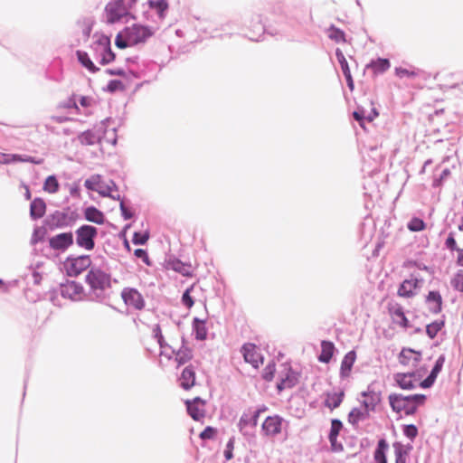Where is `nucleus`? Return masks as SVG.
Listing matches in <instances>:
<instances>
[{"label":"nucleus","mask_w":463,"mask_h":463,"mask_svg":"<svg viewBox=\"0 0 463 463\" xmlns=\"http://www.w3.org/2000/svg\"><path fill=\"white\" fill-rule=\"evenodd\" d=\"M124 30L125 36L132 46L144 43L153 35V31L149 27L141 24H133Z\"/></svg>","instance_id":"20e7f679"},{"label":"nucleus","mask_w":463,"mask_h":463,"mask_svg":"<svg viewBox=\"0 0 463 463\" xmlns=\"http://www.w3.org/2000/svg\"><path fill=\"white\" fill-rule=\"evenodd\" d=\"M115 44L117 47H118L120 49H125L128 46H132V44H130V43L125 36V30H123L122 32H120L117 34L116 40H115Z\"/></svg>","instance_id":"de8ad7c7"},{"label":"nucleus","mask_w":463,"mask_h":463,"mask_svg":"<svg viewBox=\"0 0 463 463\" xmlns=\"http://www.w3.org/2000/svg\"><path fill=\"white\" fill-rule=\"evenodd\" d=\"M443 326H444L443 321H435L431 324H429L426 327L427 335L430 338H434L437 335V334L441 330Z\"/></svg>","instance_id":"37998d69"},{"label":"nucleus","mask_w":463,"mask_h":463,"mask_svg":"<svg viewBox=\"0 0 463 463\" xmlns=\"http://www.w3.org/2000/svg\"><path fill=\"white\" fill-rule=\"evenodd\" d=\"M96 53L102 65L112 62L116 58L115 53L111 50L109 38H104L97 43Z\"/></svg>","instance_id":"9b49d317"},{"label":"nucleus","mask_w":463,"mask_h":463,"mask_svg":"<svg viewBox=\"0 0 463 463\" xmlns=\"http://www.w3.org/2000/svg\"><path fill=\"white\" fill-rule=\"evenodd\" d=\"M241 353L246 363L251 364L254 368H259L263 364V356L259 347L252 343H246L241 348Z\"/></svg>","instance_id":"0eeeda50"},{"label":"nucleus","mask_w":463,"mask_h":463,"mask_svg":"<svg viewBox=\"0 0 463 463\" xmlns=\"http://www.w3.org/2000/svg\"><path fill=\"white\" fill-rule=\"evenodd\" d=\"M216 434V430L212 427H207L201 432L200 438L203 439H213Z\"/></svg>","instance_id":"680f3d73"},{"label":"nucleus","mask_w":463,"mask_h":463,"mask_svg":"<svg viewBox=\"0 0 463 463\" xmlns=\"http://www.w3.org/2000/svg\"><path fill=\"white\" fill-rule=\"evenodd\" d=\"M102 182L101 176L99 175H92L90 178L87 179L84 183V185L87 189L91 191H96Z\"/></svg>","instance_id":"a18cd8bd"},{"label":"nucleus","mask_w":463,"mask_h":463,"mask_svg":"<svg viewBox=\"0 0 463 463\" xmlns=\"http://www.w3.org/2000/svg\"><path fill=\"white\" fill-rule=\"evenodd\" d=\"M43 159L35 160L31 156L22 157L20 155L0 153V164H10L12 162H30L40 165L43 163Z\"/></svg>","instance_id":"4be33fe9"},{"label":"nucleus","mask_w":463,"mask_h":463,"mask_svg":"<svg viewBox=\"0 0 463 463\" xmlns=\"http://www.w3.org/2000/svg\"><path fill=\"white\" fill-rule=\"evenodd\" d=\"M121 298L124 303L132 309L142 310L146 302L141 293L133 288H125L121 292Z\"/></svg>","instance_id":"39448f33"},{"label":"nucleus","mask_w":463,"mask_h":463,"mask_svg":"<svg viewBox=\"0 0 463 463\" xmlns=\"http://www.w3.org/2000/svg\"><path fill=\"white\" fill-rule=\"evenodd\" d=\"M190 359H191V354L188 353L182 352V351H179L175 355V360L179 365L185 364Z\"/></svg>","instance_id":"052dcab7"},{"label":"nucleus","mask_w":463,"mask_h":463,"mask_svg":"<svg viewBox=\"0 0 463 463\" xmlns=\"http://www.w3.org/2000/svg\"><path fill=\"white\" fill-rule=\"evenodd\" d=\"M43 189L45 192L54 194L59 190V183L55 176H48L44 182Z\"/></svg>","instance_id":"ea45409f"},{"label":"nucleus","mask_w":463,"mask_h":463,"mask_svg":"<svg viewBox=\"0 0 463 463\" xmlns=\"http://www.w3.org/2000/svg\"><path fill=\"white\" fill-rule=\"evenodd\" d=\"M403 433L410 439H413L418 435V429L413 424L405 425L403 427Z\"/></svg>","instance_id":"5fc2aeb1"},{"label":"nucleus","mask_w":463,"mask_h":463,"mask_svg":"<svg viewBox=\"0 0 463 463\" xmlns=\"http://www.w3.org/2000/svg\"><path fill=\"white\" fill-rule=\"evenodd\" d=\"M362 398V405L369 412L374 411L376 405L381 402L380 393L373 391L364 392Z\"/></svg>","instance_id":"a211bd4d"},{"label":"nucleus","mask_w":463,"mask_h":463,"mask_svg":"<svg viewBox=\"0 0 463 463\" xmlns=\"http://www.w3.org/2000/svg\"><path fill=\"white\" fill-rule=\"evenodd\" d=\"M79 61L89 71L94 73L99 71V68L95 66L88 53L82 51H77L76 52Z\"/></svg>","instance_id":"473e14b6"},{"label":"nucleus","mask_w":463,"mask_h":463,"mask_svg":"<svg viewBox=\"0 0 463 463\" xmlns=\"http://www.w3.org/2000/svg\"><path fill=\"white\" fill-rule=\"evenodd\" d=\"M283 419L279 415L267 417L261 424L262 434L273 438L282 430Z\"/></svg>","instance_id":"1a4fd4ad"},{"label":"nucleus","mask_w":463,"mask_h":463,"mask_svg":"<svg viewBox=\"0 0 463 463\" xmlns=\"http://www.w3.org/2000/svg\"><path fill=\"white\" fill-rule=\"evenodd\" d=\"M426 301L430 305L434 313H439L442 309V298L438 291H430L426 297Z\"/></svg>","instance_id":"a878e982"},{"label":"nucleus","mask_w":463,"mask_h":463,"mask_svg":"<svg viewBox=\"0 0 463 463\" xmlns=\"http://www.w3.org/2000/svg\"><path fill=\"white\" fill-rule=\"evenodd\" d=\"M83 292L81 285L76 281H66L61 285V295L73 301L80 300Z\"/></svg>","instance_id":"ddd939ff"},{"label":"nucleus","mask_w":463,"mask_h":463,"mask_svg":"<svg viewBox=\"0 0 463 463\" xmlns=\"http://www.w3.org/2000/svg\"><path fill=\"white\" fill-rule=\"evenodd\" d=\"M102 196L110 197L112 199H119V194L118 192L117 186L113 181H109V184H105L103 182L100 183L98 189L96 190Z\"/></svg>","instance_id":"b1692460"},{"label":"nucleus","mask_w":463,"mask_h":463,"mask_svg":"<svg viewBox=\"0 0 463 463\" xmlns=\"http://www.w3.org/2000/svg\"><path fill=\"white\" fill-rule=\"evenodd\" d=\"M369 411H367L364 408V410H360L357 408L353 409L349 415L348 420L351 424H357L359 421L364 420L369 417Z\"/></svg>","instance_id":"72a5a7b5"},{"label":"nucleus","mask_w":463,"mask_h":463,"mask_svg":"<svg viewBox=\"0 0 463 463\" xmlns=\"http://www.w3.org/2000/svg\"><path fill=\"white\" fill-rule=\"evenodd\" d=\"M253 27L256 28L257 30V33H250L249 35L250 39L251 40H258V38L260 36H261L264 33V26L260 23V22H256L254 24H253Z\"/></svg>","instance_id":"bf43d9fd"},{"label":"nucleus","mask_w":463,"mask_h":463,"mask_svg":"<svg viewBox=\"0 0 463 463\" xmlns=\"http://www.w3.org/2000/svg\"><path fill=\"white\" fill-rule=\"evenodd\" d=\"M51 118H52V120H53L54 122H57V123H63V122H66V121H69L71 119L69 117H63V116H52Z\"/></svg>","instance_id":"774afa93"},{"label":"nucleus","mask_w":463,"mask_h":463,"mask_svg":"<svg viewBox=\"0 0 463 463\" xmlns=\"http://www.w3.org/2000/svg\"><path fill=\"white\" fill-rule=\"evenodd\" d=\"M391 64L389 60L379 58L376 61H373L369 67L372 68L375 74L383 73L389 70Z\"/></svg>","instance_id":"f704fd0d"},{"label":"nucleus","mask_w":463,"mask_h":463,"mask_svg":"<svg viewBox=\"0 0 463 463\" xmlns=\"http://www.w3.org/2000/svg\"><path fill=\"white\" fill-rule=\"evenodd\" d=\"M445 357L443 355H440L436 361L435 365L430 372V374L420 383V386L427 388L430 387L434 383L438 374L439 373L443 367Z\"/></svg>","instance_id":"5701e85b"},{"label":"nucleus","mask_w":463,"mask_h":463,"mask_svg":"<svg viewBox=\"0 0 463 463\" xmlns=\"http://www.w3.org/2000/svg\"><path fill=\"white\" fill-rule=\"evenodd\" d=\"M98 234L97 228L91 225H82L76 231V242L78 246L91 250L94 249V239Z\"/></svg>","instance_id":"7ed1b4c3"},{"label":"nucleus","mask_w":463,"mask_h":463,"mask_svg":"<svg viewBox=\"0 0 463 463\" xmlns=\"http://www.w3.org/2000/svg\"><path fill=\"white\" fill-rule=\"evenodd\" d=\"M389 402L392 409L397 413H404L405 415H412L416 412L419 406L425 402V395L414 394L404 396L402 394H390Z\"/></svg>","instance_id":"f257e3e1"},{"label":"nucleus","mask_w":463,"mask_h":463,"mask_svg":"<svg viewBox=\"0 0 463 463\" xmlns=\"http://www.w3.org/2000/svg\"><path fill=\"white\" fill-rule=\"evenodd\" d=\"M187 411L189 415L195 420H200L204 418V403L199 399H195L193 402H187Z\"/></svg>","instance_id":"6ab92c4d"},{"label":"nucleus","mask_w":463,"mask_h":463,"mask_svg":"<svg viewBox=\"0 0 463 463\" xmlns=\"http://www.w3.org/2000/svg\"><path fill=\"white\" fill-rule=\"evenodd\" d=\"M343 398H344V392L327 393L326 401H325V404L330 410H334L341 404Z\"/></svg>","instance_id":"2f4dec72"},{"label":"nucleus","mask_w":463,"mask_h":463,"mask_svg":"<svg viewBox=\"0 0 463 463\" xmlns=\"http://www.w3.org/2000/svg\"><path fill=\"white\" fill-rule=\"evenodd\" d=\"M195 383V372L192 366H187L184 369L181 377H180V384L185 389L189 390Z\"/></svg>","instance_id":"393cba45"},{"label":"nucleus","mask_w":463,"mask_h":463,"mask_svg":"<svg viewBox=\"0 0 463 463\" xmlns=\"http://www.w3.org/2000/svg\"><path fill=\"white\" fill-rule=\"evenodd\" d=\"M87 281L92 288L102 289L109 283V278L100 270H90L87 275Z\"/></svg>","instance_id":"f3484780"},{"label":"nucleus","mask_w":463,"mask_h":463,"mask_svg":"<svg viewBox=\"0 0 463 463\" xmlns=\"http://www.w3.org/2000/svg\"><path fill=\"white\" fill-rule=\"evenodd\" d=\"M79 139H80V142L82 144V145H93L96 141V137L93 133H91L90 131H86V132H83L80 137H79Z\"/></svg>","instance_id":"8fccbe9b"},{"label":"nucleus","mask_w":463,"mask_h":463,"mask_svg":"<svg viewBox=\"0 0 463 463\" xmlns=\"http://www.w3.org/2000/svg\"><path fill=\"white\" fill-rule=\"evenodd\" d=\"M421 374L419 370L408 373H398L394 375V381L397 385L403 390H411L417 385H420Z\"/></svg>","instance_id":"423d86ee"},{"label":"nucleus","mask_w":463,"mask_h":463,"mask_svg":"<svg viewBox=\"0 0 463 463\" xmlns=\"http://www.w3.org/2000/svg\"><path fill=\"white\" fill-rule=\"evenodd\" d=\"M136 0H113L105 7L106 21L115 24L126 16L128 10L134 5Z\"/></svg>","instance_id":"f03ea898"},{"label":"nucleus","mask_w":463,"mask_h":463,"mask_svg":"<svg viewBox=\"0 0 463 463\" xmlns=\"http://www.w3.org/2000/svg\"><path fill=\"white\" fill-rule=\"evenodd\" d=\"M421 359V352L411 348H402L398 356L399 363L411 369H415Z\"/></svg>","instance_id":"9d476101"},{"label":"nucleus","mask_w":463,"mask_h":463,"mask_svg":"<svg viewBox=\"0 0 463 463\" xmlns=\"http://www.w3.org/2000/svg\"><path fill=\"white\" fill-rule=\"evenodd\" d=\"M335 345L332 342L322 341L321 343V353L318 356V360L322 363H328L334 354Z\"/></svg>","instance_id":"c85d7f7f"},{"label":"nucleus","mask_w":463,"mask_h":463,"mask_svg":"<svg viewBox=\"0 0 463 463\" xmlns=\"http://www.w3.org/2000/svg\"><path fill=\"white\" fill-rule=\"evenodd\" d=\"M450 170L446 168L442 171V174L439 179H436L433 183V185L439 186L444 179L450 175Z\"/></svg>","instance_id":"0e129e2a"},{"label":"nucleus","mask_w":463,"mask_h":463,"mask_svg":"<svg viewBox=\"0 0 463 463\" xmlns=\"http://www.w3.org/2000/svg\"><path fill=\"white\" fill-rule=\"evenodd\" d=\"M46 235V229L44 227H38L34 230L32 242L36 244L39 241H42Z\"/></svg>","instance_id":"864d4df0"},{"label":"nucleus","mask_w":463,"mask_h":463,"mask_svg":"<svg viewBox=\"0 0 463 463\" xmlns=\"http://www.w3.org/2000/svg\"><path fill=\"white\" fill-rule=\"evenodd\" d=\"M424 73L420 69H416L413 67L411 68H403V67H396L395 68V75L399 78H410L414 79L416 77H420Z\"/></svg>","instance_id":"c756f323"},{"label":"nucleus","mask_w":463,"mask_h":463,"mask_svg":"<svg viewBox=\"0 0 463 463\" xmlns=\"http://www.w3.org/2000/svg\"><path fill=\"white\" fill-rule=\"evenodd\" d=\"M72 244V232H62L49 239V245L54 250L64 251Z\"/></svg>","instance_id":"f8f14e48"},{"label":"nucleus","mask_w":463,"mask_h":463,"mask_svg":"<svg viewBox=\"0 0 463 463\" xmlns=\"http://www.w3.org/2000/svg\"><path fill=\"white\" fill-rule=\"evenodd\" d=\"M194 324L196 338L200 340L205 339L207 335V330L204 322L199 319H194Z\"/></svg>","instance_id":"79ce46f5"},{"label":"nucleus","mask_w":463,"mask_h":463,"mask_svg":"<svg viewBox=\"0 0 463 463\" xmlns=\"http://www.w3.org/2000/svg\"><path fill=\"white\" fill-rule=\"evenodd\" d=\"M446 246L451 250H458L456 240L452 233L449 235L445 242Z\"/></svg>","instance_id":"e2e57ef3"},{"label":"nucleus","mask_w":463,"mask_h":463,"mask_svg":"<svg viewBox=\"0 0 463 463\" xmlns=\"http://www.w3.org/2000/svg\"><path fill=\"white\" fill-rule=\"evenodd\" d=\"M85 219L97 224H103L105 217L102 212L95 207H88L84 212Z\"/></svg>","instance_id":"cd10ccee"},{"label":"nucleus","mask_w":463,"mask_h":463,"mask_svg":"<svg viewBox=\"0 0 463 463\" xmlns=\"http://www.w3.org/2000/svg\"><path fill=\"white\" fill-rule=\"evenodd\" d=\"M355 359L356 354L354 351H350L344 356L340 367L341 377L346 378L350 375Z\"/></svg>","instance_id":"412c9836"},{"label":"nucleus","mask_w":463,"mask_h":463,"mask_svg":"<svg viewBox=\"0 0 463 463\" xmlns=\"http://www.w3.org/2000/svg\"><path fill=\"white\" fill-rule=\"evenodd\" d=\"M194 284L192 285L189 288H187L182 297L183 304L188 308L192 307L194 305V299L191 296V293L194 291Z\"/></svg>","instance_id":"09e8293b"},{"label":"nucleus","mask_w":463,"mask_h":463,"mask_svg":"<svg viewBox=\"0 0 463 463\" xmlns=\"http://www.w3.org/2000/svg\"><path fill=\"white\" fill-rule=\"evenodd\" d=\"M232 449H233V441L230 440L227 444L226 449L224 451V457L227 460H231L233 457L232 455Z\"/></svg>","instance_id":"338daca9"},{"label":"nucleus","mask_w":463,"mask_h":463,"mask_svg":"<svg viewBox=\"0 0 463 463\" xmlns=\"http://www.w3.org/2000/svg\"><path fill=\"white\" fill-rule=\"evenodd\" d=\"M396 462L395 463H406L408 456V449H406L402 443L395 442L393 444Z\"/></svg>","instance_id":"e433bc0d"},{"label":"nucleus","mask_w":463,"mask_h":463,"mask_svg":"<svg viewBox=\"0 0 463 463\" xmlns=\"http://www.w3.org/2000/svg\"><path fill=\"white\" fill-rule=\"evenodd\" d=\"M421 279L411 278L404 279L400 285L397 294L401 298H411L416 295V290L420 287Z\"/></svg>","instance_id":"4468645a"},{"label":"nucleus","mask_w":463,"mask_h":463,"mask_svg":"<svg viewBox=\"0 0 463 463\" xmlns=\"http://www.w3.org/2000/svg\"><path fill=\"white\" fill-rule=\"evenodd\" d=\"M335 55H336L338 62L340 63L341 70H342L343 73H346V72L350 71L347 61H346L344 53L342 52V51L337 49L335 52Z\"/></svg>","instance_id":"3c124183"},{"label":"nucleus","mask_w":463,"mask_h":463,"mask_svg":"<svg viewBox=\"0 0 463 463\" xmlns=\"http://www.w3.org/2000/svg\"><path fill=\"white\" fill-rule=\"evenodd\" d=\"M451 286L454 289L463 292V270H458L451 279Z\"/></svg>","instance_id":"c03bdc74"},{"label":"nucleus","mask_w":463,"mask_h":463,"mask_svg":"<svg viewBox=\"0 0 463 463\" xmlns=\"http://www.w3.org/2000/svg\"><path fill=\"white\" fill-rule=\"evenodd\" d=\"M45 203L42 199H34L31 203V216L34 219L41 218L45 213Z\"/></svg>","instance_id":"7c9ffc66"},{"label":"nucleus","mask_w":463,"mask_h":463,"mask_svg":"<svg viewBox=\"0 0 463 463\" xmlns=\"http://www.w3.org/2000/svg\"><path fill=\"white\" fill-rule=\"evenodd\" d=\"M125 87L122 81L118 80H110L107 85V90L109 92H115L118 90H124Z\"/></svg>","instance_id":"6e6d98bb"},{"label":"nucleus","mask_w":463,"mask_h":463,"mask_svg":"<svg viewBox=\"0 0 463 463\" xmlns=\"http://www.w3.org/2000/svg\"><path fill=\"white\" fill-rule=\"evenodd\" d=\"M91 264L90 256L83 255L73 259H68L65 262L67 274L71 277L78 276L86 270Z\"/></svg>","instance_id":"6e6552de"},{"label":"nucleus","mask_w":463,"mask_h":463,"mask_svg":"<svg viewBox=\"0 0 463 463\" xmlns=\"http://www.w3.org/2000/svg\"><path fill=\"white\" fill-rule=\"evenodd\" d=\"M298 383L297 375L289 369L285 367V375L280 377L279 383L277 384V388L279 392L284 389L292 388Z\"/></svg>","instance_id":"aec40b11"},{"label":"nucleus","mask_w":463,"mask_h":463,"mask_svg":"<svg viewBox=\"0 0 463 463\" xmlns=\"http://www.w3.org/2000/svg\"><path fill=\"white\" fill-rule=\"evenodd\" d=\"M342 428V424L337 420H333L331 424V430L329 434V440L332 446L335 448L338 433Z\"/></svg>","instance_id":"a19ab883"},{"label":"nucleus","mask_w":463,"mask_h":463,"mask_svg":"<svg viewBox=\"0 0 463 463\" xmlns=\"http://www.w3.org/2000/svg\"><path fill=\"white\" fill-rule=\"evenodd\" d=\"M266 411L267 408L262 407L253 411L244 412L239 420L240 430L242 431L248 427H256L258 424L259 416Z\"/></svg>","instance_id":"dca6fc26"},{"label":"nucleus","mask_w":463,"mask_h":463,"mask_svg":"<svg viewBox=\"0 0 463 463\" xmlns=\"http://www.w3.org/2000/svg\"><path fill=\"white\" fill-rule=\"evenodd\" d=\"M388 311L393 324L403 329L410 327V322L405 316L403 307L400 304H391Z\"/></svg>","instance_id":"2eb2a0df"},{"label":"nucleus","mask_w":463,"mask_h":463,"mask_svg":"<svg viewBox=\"0 0 463 463\" xmlns=\"http://www.w3.org/2000/svg\"><path fill=\"white\" fill-rule=\"evenodd\" d=\"M327 35L331 40H334L336 43L345 42V33L342 30L335 28V26H331L328 29Z\"/></svg>","instance_id":"58836bf2"},{"label":"nucleus","mask_w":463,"mask_h":463,"mask_svg":"<svg viewBox=\"0 0 463 463\" xmlns=\"http://www.w3.org/2000/svg\"><path fill=\"white\" fill-rule=\"evenodd\" d=\"M389 449L387 441L383 439H380L377 448L373 453V458L376 463H387L386 452Z\"/></svg>","instance_id":"bb28decb"},{"label":"nucleus","mask_w":463,"mask_h":463,"mask_svg":"<svg viewBox=\"0 0 463 463\" xmlns=\"http://www.w3.org/2000/svg\"><path fill=\"white\" fill-rule=\"evenodd\" d=\"M148 5L152 9H156L160 17H164V13L168 9L166 0H149Z\"/></svg>","instance_id":"4c0bfd02"},{"label":"nucleus","mask_w":463,"mask_h":463,"mask_svg":"<svg viewBox=\"0 0 463 463\" xmlns=\"http://www.w3.org/2000/svg\"><path fill=\"white\" fill-rule=\"evenodd\" d=\"M148 233L147 232H135L133 235V243L134 244H145L148 240Z\"/></svg>","instance_id":"13d9d810"},{"label":"nucleus","mask_w":463,"mask_h":463,"mask_svg":"<svg viewBox=\"0 0 463 463\" xmlns=\"http://www.w3.org/2000/svg\"><path fill=\"white\" fill-rule=\"evenodd\" d=\"M134 254L136 257L142 259L146 264H149L148 256L145 250L137 249V250H135Z\"/></svg>","instance_id":"69168bd1"},{"label":"nucleus","mask_w":463,"mask_h":463,"mask_svg":"<svg viewBox=\"0 0 463 463\" xmlns=\"http://www.w3.org/2000/svg\"><path fill=\"white\" fill-rule=\"evenodd\" d=\"M173 269L185 277H192L194 274V268L191 264L179 260L173 262Z\"/></svg>","instance_id":"c9c22d12"},{"label":"nucleus","mask_w":463,"mask_h":463,"mask_svg":"<svg viewBox=\"0 0 463 463\" xmlns=\"http://www.w3.org/2000/svg\"><path fill=\"white\" fill-rule=\"evenodd\" d=\"M425 226V222L420 218H412L408 223V229L411 232L423 231Z\"/></svg>","instance_id":"49530a36"},{"label":"nucleus","mask_w":463,"mask_h":463,"mask_svg":"<svg viewBox=\"0 0 463 463\" xmlns=\"http://www.w3.org/2000/svg\"><path fill=\"white\" fill-rule=\"evenodd\" d=\"M275 374V364H269L263 370L262 377L266 381H271L274 378Z\"/></svg>","instance_id":"4d7b16f0"},{"label":"nucleus","mask_w":463,"mask_h":463,"mask_svg":"<svg viewBox=\"0 0 463 463\" xmlns=\"http://www.w3.org/2000/svg\"><path fill=\"white\" fill-rule=\"evenodd\" d=\"M154 332H155V336L157 339V343L159 344V345L162 349L161 354H165V355L170 357L171 354H169L167 352V346L163 344V336L161 335V330L158 326H156V327L154 329Z\"/></svg>","instance_id":"603ef678"}]
</instances>
